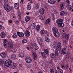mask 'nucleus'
<instances>
[{
	"label": "nucleus",
	"instance_id": "59",
	"mask_svg": "<svg viewBox=\"0 0 73 73\" xmlns=\"http://www.w3.org/2000/svg\"><path fill=\"white\" fill-rule=\"evenodd\" d=\"M0 15H2V13L1 12V9H0Z\"/></svg>",
	"mask_w": 73,
	"mask_h": 73
},
{
	"label": "nucleus",
	"instance_id": "45",
	"mask_svg": "<svg viewBox=\"0 0 73 73\" xmlns=\"http://www.w3.org/2000/svg\"><path fill=\"white\" fill-rule=\"evenodd\" d=\"M11 57L13 58H15H15H16V55L15 54H13L11 56Z\"/></svg>",
	"mask_w": 73,
	"mask_h": 73
},
{
	"label": "nucleus",
	"instance_id": "49",
	"mask_svg": "<svg viewBox=\"0 0 73 73\" xmlns=\"http://www.w3.org/2000/svg\"><path fill=\"white\" fill-rule=\"evenodd\" d=\"M54 72V69H50V73H52V72Z\"/></svg>",
	"mask_w": 73,
	"mask_h": 73
},
{
	"label": "nucleus",
	"instance_id": "12",
	"mask_svg": "<svg viewBox=\"0 0 73 73\" xmlns=\"http://www.w3.org/2000/svg\"><path fill=\"white\" fill-rule=\"evenodd\" d=\"M32 3H29L27 6V9L28 10H30L31 9V8L32 7Z\"/></svg>",
	"mask_w": 73,
	"mask_h": 73
},
{
	"label": "nucleus",
	"instance_id": "57",
	"mask_svg": "<svg viewBox=\"0 0 73 73\" xmlns=\"http://www.w3.org/2000/svg\"><path fill=\"white\" fill-rule=\"evenodd\" d=\"M9 23H10V24H12V21L11 20L9 21Z\"/></svg>",
	"mask_w": 73,
	"mask_h": 73
},
{
	"label": "nucleus",
	"instance_id": "61",
	"mask_svg": "<svg viewBox=\"0 0 73 73\" xmlns=\"http://www.w3.org/2000/svg\"><path fill=\"white\" fill-rule=\"evenodd\" d=\"M71 24L72 26H73V19L72 20V21L71 22Z\"/></svg>",
	"mask_w": 73,
	"mask_h": 73
},
{
	"label": "nucleus",
	"instance_id": "64",
	"mask_svg": "<svg viewBox=\"0 0 73 73\" xmlns=\"http://www.w3.org/2000/svg\"><path fill=\"white\" fill-rule=\"evenodd\" d=\"M19 67H21H21H22V65H21L20 64H19Z\"/></svg>",
	"mask_w": 73,
	"mask_h": 73
},
{
	"label": "nucleus",
	"instance_id": "38",
	"mask_svg": "<svg viewBox=\"0 0 73 73\" xmlns=\"http://www.w3.org/2000/svg\"><path fill=\"white\" fill-rule=\"evenodd\" d=\"M45 41H46V42H49V39L48 38V37H46L45 38Z\"/></svg>",
	"mask_w": 73,
	"mask_h": 73
},
{
	"label": "nucleus",
	"instance_id": "13",
	"mask_svg": "<svg viewBox=\"0 0 73 73\" xmlns=\"http://www.w3.org/2000/svg\"><path fill=\"white\" fill-rule=\"evenodd\" d=\"M19 7V3H15L14 7L15 9H18Z\"/></svg>",
	"mask_w": 73,
	"mask_h": 73
},
{
	"label": "nucleus",
	"instance_id": "4",
	"mask_svg": "<svg viewBox=\"0 0 73 73\" xmlns=\"http://www.w3.org/2000/svg\"><path fill=\"white\" fill-rule=\"evenodd\" d=\"M61 44L60 42H59L57 44L56 50V51H58L60 52L61 49Z\"/></svg>",
	"mask_w": 73,
	"mask_h": 73
},
{
	"label": "nucleus",
	"instance_id": "3",
	"mask_svg": "<svg viewBox=\"0 0 73 73\" xmlns=\"http://www.w3.org/2000/svg\"><path fill=\"white\" fill-rule=\"evenodd\" d=\"M4 7L5 9L7 12H9L11 10V8L7 4L5 3L4 5Z\"/></svg>",
	"mask_w": 73,
	"mask_h": 73
},
{
	"label": "nucleus",
	"instance_id": "23",
	"mask_svg": "<svg viewBox=\"0 0 73 73\" xmlns=\"http://www.w3.org/2000/svg\"><path fill=\"white\" fill-rule=\"evenodd\" d=\"M66 8L69 10H71L72 9V7L69 5H67L66 6Z\"/></svg>",
	"mask_w": 73,
	"mask_h": 73
},
{
	"label": "nucleus",
	"instance_id": "7",
	"mask_svg": "<svg viewBox=\"0 0 73 73\" xmlns=\"http://www.w3.org/2000/svg\"><path fill=\"white\" fill-rule=\"evenodd\" d=\"M26 62L28 64H30L32 62V59L30 57L27 58L26 59Z\"/></svg>",
	"mask_w": 73,
	"mask_h": 73
},
{
	"label": "nucleus",
	"instance_id": "52",
	"mask_svg": "<svg viewBox=\"0 0 73 73\" xmlns=\"http://www.w3.org/2000/svg\"><path fill=\"white\" fill-rule=\"evenodd\" d=\"M7 41V40L6 39H5L3 41V44H5Z\"/></svg>",
	"mask_w": 73,
	"mask_h": 73
},
{
	"label": "nucleus",
	"instance_id": "9",
	"mask_svg": "<svg viewBox=\"0 0 73 73\" xmlns=\"http://www.w3.org/2000/svg\"><path fill=\"white\" fill-rule=\"evenodd\" d=\"M17 34L18 36H19V37H23L24 36V33L22 32L20 33L18 32H17Z\"/></svg>",
	"mask_w": 73,
	"mask_h": 73
},
{
	"label": "nucleus",
	"instance_id": "31",
	"mask_svg": "<svg viewBox=\"0 0 73 73\" xmlns=\"http://www.w3.org/2000/svg\"><path fill=\"white\" fill-rule=\"evenodd\" d=\"M65 50H66V48H63L61 50V52L63 54H66V52H65Z\"/></svg>",
	"mask_w": 73,
	"mask_h": 73
},
{
	"label": "nucleus",
	"instance_id": "42",
	"mask_svg": "<svg viewBox=\"0 0 73 73\" xmlns=\"http://www.w3.org/2000/svg\"><path fill=\"white\" fill-rule=\"evenodd\" d=\"M16 51H17V49H16V48H15L13 50H11V52H13V53H15L16 52Z\"/></svg>",
	"mask_w": 73,
	"mask_h": 73
},
{
	"label": "nucleus",
	"instance_id": "53",
	"mask_svg": "<svg viewBox=\"0 0 73 73\" xmlns=\"http://www.w3.org/2000/svg\"><path fill=\"white\" fill-rule=\"evenodd\" d=\"M24 1V0H21V4H23V2Z\"/></svg>",
	"mask_w": 73,
	"mask_h": 73
},
{
	"label": "nucleus",
	"instance_id": "26",
	"mask_svg": "<svg viewBox=\"0 0 73 73\" xmlns=\"http://www.w3.org/2000/svg\"><path fill=\"white\" fill-rule=\"evenodd\" d=\"M25 20L26 22H28L30 20V17H26L25 18Z\"/></svg>",
	"mask_w": 73,
	"mask_h": 73
},
{
	"label": "nucleus",
	"instance_id": "10",
	"mask_svg": "<svg viewBox=\"0 0 73 73\" xmlns=\"http://www.w3.org/2000/svg\"><path fill=\"white\" fill-rule=\"evenodd\" d=\"M56 0H48V1L49 3H50V4H54L56 1Z\"/></svg>",
	"mask_w": 73,
	"mask_h": 73
},
{
	"label": "nucleus",
	"instance_id": "29",
	"mask_svg": "<svg viewBox=\"0 0 73 73\" xmlns=\"http://www.w3.org/2000/svg\"><path fill=\"white\" fill-rule=\"evenodd\" d=\"M65 14V12L64 11H62L60 13V15H61L62 16H64Z\"/></svg>",
	"mask_w": 73,
	"mask_h": 73
},
{
	"label": "nucleus",
	"instance_id": "25",
	"mask_svg": "<svg viewBox=\"0 0 73 73\" xmlns=\"http://www.w3.org/2000/svg\"><path fill=\"white\" fill-rule=\"evenodd\" d=\"M50 19H47L45 21V24H48L50 23Z\"/></svg>",
	"mask_w": 73,
	"mask_h": 73
},
{
	"label": "nucleus",
	"instance_id": "47",
	"mask_svg": "<svg viewBox=\"0 0 73 73\" xmlns=\"http://www.w3.org/2000/svg\"><path fill=\"white\" fill-rule=\"evenodd\" d=\"M40 33L42 35H44V33H45V31H44L42 30L40 31Z\"/></svg>",
	"mask_w": 73,
	"mask_h": 73
},
{
	"label": "nucleus",
	"instance_id": "55",
	"mask_svg": "<svg viewBox=\"0 0 73 73\" xmlns=\"http://www.w3.org/2000/svg\"><path fill=\"white\" fill-rule=\"evenodd\" d=\"M52 60H51L49 62V64H52Z\"/></svg>",
	"mask_w": 73,
	"mask_h": 73
},
{
	"label": "nucleus",
	"instance_id": "56",
	"mask_svg": "<svg viewBox=\"0 0 73 73\" xmlns=\"http://www.w3.org/2000/svg\"><path fill=\"white\" fill-rule=\"evenodd\" d=\"M4 2L5 3H8V0H5Z\"/></svg>",
	"mask_w": 73,
	"mask_h": 73
},
{
	"label": "nucleus",
	"instance_id": "8",
	"mask_svg": "<svg viewBox=\"0 0 73 73\" xmlns=\"http://www.w3.org/2000/svg\"><path fill=\"white\" fill-rule=\"evenodd\" d=\"M24 34L25 36H26L27 37H29V36H30V35H31L30 32L28 31H25Z\"/></svg>",
	"mask_w": 73,
	"mask_h": 73
},
{
	"label": "nucleus",
	"instance_id": "27",
	"mask_svg": "<svg viewBox=\"0 0 73 73\" xmlns=\"http://www.w3.org/2000/svg\"><path fill=\"white\" fill-rule=\"evenodd\" d=\"M44 52H45V53L48 56L49 55V50L47 49H44Z\"/></svg>",
	"mask_w": 73,
	"mask_h": 73
},
{
	"label": "nucleus",
	"instance_id": "48",
	"mask_svg": "<svg viewBox=\"0 0 73 73\" xmlns=\"http://www.w3.org/2000/svg\"><path fill=\"white\" fill-rule=\"evenodd\" d=\"M3 46L5 48H7V45L5 43H3Z\"/></svg>",
	"mask_w": 73,
	"mask_h": 73
},
{
	"label": "nucleus",
	"instance_id": "17",
	"mask_svg": "<svg viewBox=\"0 0 73 73\" xmlns=\"http://www.w3.org/2000/svg\"><path fill=\"white\" fill-rule=\"evenodd\" d=\"M2 58H5L6 57V54L4 52H2L0 54Z\"/></svg>",
	"mask_w": 73,
	"mask_h": 73
},
{
	"label": "nucleus",
	"instance_id": "37",
	"mask_svg": "<svg viewBox=\"0 0 73 73\" xmlns=\"http://www.w3.org/2000/svg\"><path fill=\"white\" fill-rule=\"evenodd\" d=\"M45 16L44 15H42L40 17V19L41 20H44V19H45Z\"/></svg>",
	"mask_w": 73,
	"mask_h": 73
},
{
	"label": "nucleus",
	"instance_id": "63",
	"mask_svg": "<svg viewBox=\"0 0 73 73\" xmlns=\"http://www.w3.org/2000/svg\"><path fill=\"white\" fill-rule=\"evenodd\" d=\"M73 59V57H71L70 58V60H72Z\"/></svg>",
	"mask_w": 73,
	"mask_h": 73
},
{
	"label": "nucleus",
	"instance_id": "43",
	"mask_svg": "<svg viewBox=\"0 0 73 73\" xmlns=\"http://www.w3.org/2000/svg\"><path fill=\"white\" fill-rule=\"evenodd\" d=\"M0 62V64H1V65H3V64H4V61L3 60H1Z\"/></svg>",
	"mask_w": 73,
	"mask_h": 73
},
{
	"label": "nucleus",
	"instance_id": "44",
	"mask_svg": "<svg viewBox=\"0 0 73 73\" xmlns=\"http://www.w3.org/2000/svg\"><path fill=\"white\" fill-rule=\"evenodd\" d=\"M66 3L68 5H69L70 4V1L69 0H67L66 1Z\"/></svg>",
	"mask_w": 73,
	"mask_h": 73
},
{
	"label": "nucleus",
	"instance_id": "20",
	"mask_svg": "<svg viewBox=\"0 0 73 73\" xmlns=\"http://www.w3.org/2000/svg\"><path fill=\"white\" fill-rule=\"evenodd\" d=\"M65 25V24L64 23H60V24H58V26L60 27V28H63L64 27Z\"/></svg>",
	"mask_w": 73,
	"mask_h": 73
},
{
	"label": "nucleus",
	"instance_id": "54",
	"mask_svg": "<svg viewBox=\"0 0 73 73\" xmlns=\"http://www.w3.org/2000/svg\"><path fill=\"white\" fill-rule=\"evenodd\" d=\"M59 72H60V73H63V70H61L60 71L59 70Z\"/></svg>",
	"mask_w": 73,
	"mask_h": 73
},
{
	"label": "nucleus",
	"instance_id": "41",
	"mask_svg": "<svg viewBox=\"0 0 73 73\" xmlns=\"http://www.w3.org/2000/svg\"><path fill=\"white\" fill-rule=\"evenodd\" d=\"M45 34L47 37H48V36H49V33L47 31H46L45 32Z\"/></svg>",
	"mask_w": 73,
	"mask_h": 73
},
{
	"label": "nucleus",
	"instance_id": "60",
	"mask_svg": "<svg viewBox=\"0 0 73 73\" xmlns=\"http://www.w3.org/2000/svg\"><path fill=\"white\" fill-rule=\"evenodd\" d=\"M30 13H29V12H27L26 13V15H29Z\"/></svg>",
	"mask_w": 73,
	"mask_h": 73
},
{
	"label": "nucleus",
	"instance_id": "1",
	"mask_svg": "<svg viewBox=\"0 0 73 73\" xmlns=\"http://www.w3.org/2000/svg\"><path fill=\"white\" fill-rule=\"evenodd\" d=\"M12 60H6L5 62L4 65L5 66L9 67L10 66L12 63Z\"/></svg>",
	"mask_w": 73,
	"mask_h": 73
},
{
	"label": "nucleus",
	"instance_id": "24",
	"mask_svg": "<svg viewBox=\"0 0 73 73\" xmlns=\"http://www.w3.org/2000/svg\"><path fill=\"white\" fill-rule=\"evenodd\" d=\"M64 8V3H62L60 5V9H62Z\"/></svg>",
	"mask_w": 73,
	"mask_h": 73
},
{
	"label": "nucleus",
	"instance_id": "33",
	"mask_svg": "<svg viewBox=\"0 0 73 73\" xmlns=\"http://www.w3.org/2000/svg\"><path fill=\"white\" fill-rule=\"evenodd\" d=\"M33 29H35L36 28V25L35 23H33L31 25Z\"/></svg>",
	"mask_w": 73,
	"mask_h": 73
},
{
	"label": "nucleus",
	"instance_id": "32",
	"mask_svg": "<svg viewBox=\"0 0 73 73\" xmlns=\"http://www.w3.org/2000/svg\"><path fill=\"white\" fill-rule=\"evenodd\" d=\"M22 42L23 44H25L27 42V40L25 39H24L22 40Z\"/></svg>",
	"mask_w": 73,
	"mask_h": 73
},
{
	"label": "nucleus",
	"instance_id": "50",
	"mask_svg": "<svg viewBox=\"0 0 73 73\" xmlns=\"http://www.w3.org/2000/svg\"><path fill=\"white\" fill-rule=\"evenodd\" d=\"M66 42L67 41L66 40H64L63 41L64 44V45H66Z\"/></svg>",
	"mask_w": 73,
	"mask_h": 73
},
{
	"label": "nucleus",
	"instance_id": "39",
	"mask_svg": "<svg viewBox=\"0 0 73 73\" xmlns=\"http://www.w3.org/2000/svg\"><path fill=\"white\" fill-rule=\"evenodd\" d=\"M55 55L56 56H58V51H56L55 52Z\"/></svg>",
	"mask_w": 73,
	"mask_h": 73
},
{
	"label": "nucleus",
	"instance_id": "19",
	"mask_svg": "<svg viewBox=\"0 0 73 73\" xmlns=\"http://www.w3.org/2000/svg\"><path fill=\"white\" fill-rule=\"evenodd\" d=\"M32 53L33 54V55H34V60H36L37 59V55H36V53L35 52H33Z\"/></svg>",
	"mask_w": 73,
	"mask_h": 73
},
{
	"label": "nucleus",
	"instance_id": "62",
	"mask_svg": "<svg viewBox=\"0 0 73 73\" xmlns=\"http://www.w3.org/2000/svg\"><path fill=\"white\" fill-rule=\"evenodd\" d=\"M2 29V25H0V30Z\"/></svg>",
	"mask_w": 73,
	"mask_h": 73
},
{
	"label": "nucleus",
	"instance_id": "16",
	"mask_svg": "<svg viewBox=\"0 0 73 73\" xmlns=\"http://www.w3.org/2000/svg\"><path fill=\"white\" fill-rule=\"evenodd\" d=\"M54 35L56 37H58V36H60V33H59L58 31L54 33Z\"/></svg>",
	"mask_w": 73,
	"mask_h": 73
},
{
	"label": "nucleus",
	"instance_id": "15",
	"mask_svg": "<svg viewBox=\"0 0 73 73\" xmlns=\"http://www.w3.org/2000/svg\"><path fill=\"white\" fill-rule=\"evenodd\" d=\"M52 31L53 33H54L58 32V29L56 27H53L52 28Z\"/></svg>",
	"mask_w": 73,
	"mask_h": 73
},
{
	"label": "nucleus",
	"instance_id": "28",
	"mask_svg": "<svg viewBox=\"0 0 73 73\" xmlns=\"http://www.w3.org/2000/svg\"><path fill=\"white\" fill-rule=\"evenodd\" d=\"M17 65L15 63H13V65L11 67L12 69H16Z\"/></svg>",
	"mask_w": 73,
	"mask_h": 73
},
{
	"label": "nucleus",
	"instance_id": "34",
	"mask_svg": "<svg viewBox=\"0 0 73 73\" xmlns=\"http://www.w3.org/2000/svg\"><path fill=\"white\" fill-rule=\"evenodd\" d=\"M40 26L39 25H38L36 27V29L37 31H39V29H40Z\"/></svg>",
	"mask_w": 73,
	"mask_h": 73
},
{
	"label": "nucleus",
	"instance_id": "14",
	"mask_svg": "<svg viewBox=\"0 0 73 73\" xmlns=\"http://www.w3.org/2000/svg\"><path fill=\"white\" fill-rule=\"evenodd\" d=\"M44 9L42 8L40 9L39 13L41 15H44Z\"/></svg>",
	"mask_w": 73,
	"mask_h": 73
},
{
	"label": "nucleus",
	"instance_id": "30",
	"mask_svg": "<svg viewBox=\"0 0 73 73\" xmlns=\"http://www.w3.org/2000/svg\"><path fill=\"white\" fill-rule=\"evenodd\" d=\"M19 56L20 57H24V54H23L22 52L20 53L19 54Z\"/></svg>",
	"mask_w": 73,
	"mask_h": 73
},
{
	"label": "nucleus",
	"instance_id": "40",
	"mask_svg": "<svg viewBox=\"0 0 73 73\" xmlns=\"http://www.w3.org/2000/svg\"><path fill=\"white\" fill-rule=\"evenodd\" d=\"M18 15L19 19H21V13L20 12H19L18 13Z\"/></svg>",
	"mask_w": 73,
	"mask_h": 73
},
{
	"label": "nucleus",
	"instance_id": "5",
	"mask_svg": "<svg viewBox=\"0 0 73 73\" xmlns=\"http://www.w3.org/2000/svg\"><path fill=\"white\" fill-rule=\"evenodd\" d=\"M37 41L40 45H42V39L40 37H38L37 38Z\"/></svg>",
	"mask_w": 73,
	"mask_h": 73
},
{
	"label": "nucleus",
	"instance_id": "36",
	"mask_svg": "<svg viewBox=\"0 0 73 73\" xmlns=\"http://www.w3.org/2000/svg\"><path fill=\"white\" fill-rule=\"evenodd\" d=\"M65 37L66 40H68V38H69V34H66L65 35Z\"/></svg>",
	"mask_w": 73,
	"mask_h": 73
},
{
	"label": "nucleus",
	"instance_id": "18",
	"mask_svg": "<svg viewBox=\"0 0 73 73\" xmlns=\"http://www.w3.org/2000/svg\"><path fill=\"white\" fill-rule=\"evenodd\" d=\"M41 54L44 58H46V55L44 52H42Z\"/></svg>",
	"mask_w": 73,
	"mask_h": 73
},
{
	"label": "nucleus",
	"instance_id": "21",
	"mask_svg": "<svg viewBox=\"0 0 73 73\" xmlns=\"http://www.w3.org/2000/svg\"><path fill=\"white\" fill-rule=\"evenodd\" d=\"M35 9H38L39 8V5L38 3H36L35 5Z\"/></svg>",
	"mask_w": 73,
	"mask_h": 73
},
{
	"label": "nucleus",
	"instance_id": "11",
	"mask_svg": "<svg viewBox=\"0 0 73 73\" xmlns=\"http://www.w3.org/2000/svg\"><path fill=\"white\" fill-rule=\"evenodd\" d=\"M63 19H59L57 20L56 23H57V24H61L63 23Z\"/></svg>",
	"mask_w": 73,
	"mask_h": 73
},
{
	"label": "nucleus",
	"instance_id": "2",
	"mask_svg": "<svg viewBox=\"0 0 73 73\" xmlns=\"http://www.w3.org/2000/svg\"><path fill=\"white\" fill-rule=\"evenodd\" d=\"M13 42H9L8 44V48H7V50L9 51L10 49H12V48H13Z\"/></svg>",
	"mask_w": 73,
	"mask_h": 73
},
{
	"label": "nucleus",
	"instance_id": "51",
	"mask_svg": "<svg viewBox=\"0 0 73 73\" xmlns=\"http://www.w3.org/2000/svg\"><path fill=\"white\" fill-rule=\"evenodd\" d=\"M69 67H68V65H65L64 66L65 68H68Z\"/></svg>",
	"mask_w": 73,
	"mask_h": 73
},
{
	"label": "nucleus",
	"instance_id": "6",
	"mask_svg": "<svg viewBox=\"0 0 73 73\" xmlns=\"http://www.w3.org/2000/svg\"><path fill=\"white\" fill-rule=\"evenodd\" d=\"M31 48H33V47L36 51L37 50V49H39V48L38 47V46H37V44H34L33 45H31Z\"/></svg>",
	"mask_w": 73,
	"mask_h": 73
},
{
	"label": "nucleus",
	"instance_id": "58",
	"mask_svg": "<svg viewBox=\"0 0 73 73\" xmlns=\"http://www.w3.org/2000/svg\"><path fill=\"white\" fill-rule=\"evenodd\" d=\"M19 23V21H17L16 22H15V23L16 24H17L18 23Z\"/></svg>",
	"mask_w": 73,
	"mask_h": 73
},
{
	"label": "nucleus",
	"instance_id": "22",
	"mask_svg": "<svg viewBox=\"0 0 73 73\" xmlns=\"http://www.w3.org/2000/svg\"><path fill=\"white\" fill-rule=\"evenodd\" d=\"M1 38H4L5 36V33L4 32H2L1 34Z\"/></svg>",
	"mask_w": 73,
	"mask_h": 73
},
{
	"label": "nucleus",
	"instance_id": "46",
	"mask_svg": "<svg viewBox=\"0 0 73 73\" xmlns=\"http://www.w3.org/2000/svg\"><path fill=\"white\" fill-rule=\"evenodd\" d=\"M12 37L13 38H16L17 37V35L15 34H14L12 36Z\"/></svg>",
	"mask_w": 73,
	"mask_h": 73
},
{
	"label": "nucleus",
	"instance_id": "35",
	"mask_svg": "<svg viewBox=\"0 0 73 73\" xmlns=\"http://www.w3.org/2000/svg\"><path fill=\"white\" fill-rule=\"evenodd\" d=\"M54 55V54L53 53H52L50 54V56L51 58H54V57H55Z\"/></svg>",
	"mask_w": 73,
	"mask_h": 73
}]
</instances>
